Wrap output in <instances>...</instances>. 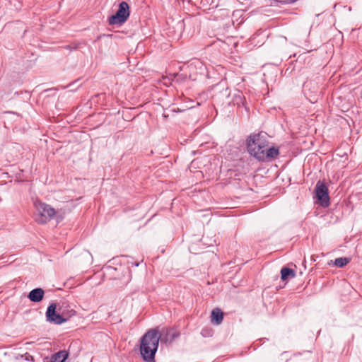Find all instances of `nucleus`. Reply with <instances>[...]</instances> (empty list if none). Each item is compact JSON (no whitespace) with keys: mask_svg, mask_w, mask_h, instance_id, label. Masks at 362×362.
Returning <instances> with one entry per match:
<instances>
[{"mask_svg":"<svg viewBox=\"0 0 362 362\" xmlns=\"http://www.w3.org/2000/svg\"><path fill=\"white\" fill-rule=\"evenodd\" d=\"M159 341L160 337L156 329L148 330L141 338L140 352L144 361L154 362Z\"/></svg>","mask_w":362,"mask_h":362,"instance_id":"nucleus-1","label":"nucleus"},{"mask_svg":"<svg viewBox=\"0 0 362 362\" xmlns=\"http://www.w3.org/2000/svg\"><path fill=\"white\" fill-rule=\"evenodd\" d=\"M34 205L36 209L35 219L38 223H46L55 216V209L50 205L40 201H35Z\"/></svg>","mask_w":362,"mask_h":362,"instance_id":"nucleus-2","label":"nucleus"},{"mask_svg":"<svg viewBox=\"0 0 362 362\" xmlns=\"http://www.w3.org/2000/svg\"><path fill=\"white\" fill-rule=\"evenodd\" d=\"M268 146L266 137L261 134L250 135L247 140V148L250 154L257 158L256 153H264Z\"/></svg>","mask_w":362,"mask_h":362,"instance_id":"nucleus-3","label":"nucleus"},{"mask_svg":"<svg viewBox=\"0 0 362 362\" xmlns=\"http://www.w3.org/2000/svg\"><path fill=\"white\" fill-rule=\"evenodd\" d=\"M130 15L129 6L126 1H122L115 14L108 18L109 25H121L124 23Z\"/></svg>","mask_w":362,"mask_h":362,"instance_id":"nucleus-4","label":"nucleus"},{"mask_svg":"<svg viewBox=\"0 0 362 362\" xmlns=\"http://www.w3.org/2000/svg\"><path fill=\"white\" fill-rule=\"evenodd\" d=\"M315 194L322 206H328L329 204V197L327 187L321 181H318L315 186Z\"/></svg>","mask_w":362,"mask_h":362,"instance_id":"nucleus-5","label":"nucleus"},{"mask_svg":"<svg viewBox=\"0 0 362 362\" xmlns=\"http://www.w3.org/2000/svg\"><path fill=\"white\" fill-rule=\"evenodd\" d=\"M57 305L55 303H52L47 308L46 312L47 321L55 325H61L66 322L67 319L64 318L62 315L57 313Z\"/></svg>","mask_w":362,"mask_h":362,"instance_id":"nucleus-6","label":"nucleus"},{"mask_svg":"<svg viewBox=\"0 0 362 362\" xmlns=\"http://www.w3.org/2000/svg\"><path fill=\"white\" fill-rule=\"evenodd\" d=\"M179 336V332L172 328H163L158 332V337L161 342L171 343Z\"/></svg>","mask_w":362,"mask_h":362,"instance_id":"nucleus-7","label":"nucleus"},{"mask_svg":"<svg viewBox=\"0 0 362 362\" xmlns=\"http://www.w3.org/2000/svg\"><path fill=\"white\" fill-rule=\"evenodd\" d=\"M279 151L277 148L275 147H271L268 148L267 147L264 153L259 152L256 153L257 159L261 161H265V160H269L273 158H275L279 155Z\"/></svg>","mask_w":362,"mask_h":362,"instance_id":"nucleus-8","label":"nucleus"},{"mask_svg":"<svg viewBox=\"0 0 362 362\" xmlns=\"http://www.w3.org/2000/svg\"><path fill=\"white\" fill-rule=\"evenodd\" d=\"M45 292L42 288H37L33 289L28 294V298L35 303L40 302L44 296Z\"/></svg>","mask_w":362,"mask_h":362,"instance_id":"nucleus-9","label":"nucleus"},{"mask_svg":"<svg viewBox=\"0 0 362 362\" xmlns=\"http://www.w3.org/2000/svg\"><path fill=\"white\" fill-rule=\"evenodd\" d=\"M68 356L69 353L66 351H59V352L52 355L50 362H64Z\"/></svg>","mask_w":362,"mask_h":362,"instance_id":"nucleus-10","label":"nucleus"},{"mask_svg":"<svg viewBox=\"0 0 362 362\" xmlns=\"http://www.w3.org/2000/svg\"><path fill=\"white\" fill-rule=\"evenodd\" d=\"M223 315L222 311L216 308L211 312V321L215 322L216 325H220L223 321Z\"/></svg>","mask_w":362,"mask_h":362,"instance_id":"nucleus-11","label":"nucleus"},{"mask_svg":"<svg viewBox=\"0 0 362 362\" xmlns=\"http://www.w3.org/2000/svg\"><path fill=\"white\" fill-rule=\"evenodd\" d=\"M281 279L286 281L289 278H294L296 276L295 271L292 269L283 267L281 270Z\"/></svg>","mask_w":362,"mask_h":362,"instance_id":"nucleus-12","label":"nucleus"},{"mask_svg":"<svg viewBox=\"0 0 362 362\" xmlns=\"http://www.w3.org/2000/svg\"><path fill=\"white\" fill-rule=\"evenodd\" d=\"M349 262V259L346 257H339L335 259L334 264L338 267H344Z\"/></svg>","mask_w":362,"mask_h":362,"instance_id":"nucleus-13","label":"nucleus"},{"mask_svg":"<svg viewBox=\"0 0 362 362\" xmlns=\"http://www.w3.org/2000/svg\"><path fill=\"white\" fill-rule=\"evenodd\" d=\"M201 334L204 337H211L213 335V329L209 327H204L202 329Z\"/></svg>","mask_w":362,"mask_h":362,"instance_id":"nucleus-14","label":"nucleus"},{"mask_svg":"<svg viewBox=\"0 0 362 362\" xmlns=\"http://www.w3.org/2000/svg\"><path fill=\"white\" fill-rule=\"evenodd\" d=\"M235 103L240 105L241 103L243 105H244V98L243 97L241 93H238L235 95Z\"/></svg>","mask_w":362,"mask_h":362,"instance_id":"nucleus-15","label":"nucleus"},{"mask_svg":"<svg viewBox=\"0 0 362 362\" xmlns=\"http://www.w3.org/2000/svg\"><path fill=\"white\" fill-rule=\"evenodd\" d=\"M278 2L282 4H293L296 2L297 0H276Z\"/></svg>","mask_w":362,"mask_h":362,"instance_id":"nucleus-16","label":"nucleus"}]
</instances>
